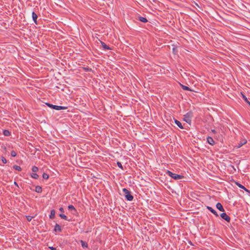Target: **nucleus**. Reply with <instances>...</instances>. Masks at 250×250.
Returning <instances> with one entry per match:
<instances>
[{"label":"nucleus","instance_id":"obj_5","mask_svg":"<svg viewBox=\"0 0 250 250\" xmlns=\"http://www.w3.org/2000/svg\"><path fill=\"white\" fill-rule=\"evenodd\" d=\"M221 217L227 222H229L230 220L229 217L225 213H222L220 215Z\"/></svg>","mask_w":250,"mask_h":250},{"label":"nucleus","instance_id":"obj_18","mask_svg":"<svg viewBox=\"0 0 250 250\" xmlns=\"http://www.w3.org/2000/svg\"><path fill=\"white\" fill-rule=\"evenodd\" d=\"M101 43L102 44L103 47L104 49H110L109 47L108 46H107L104 43L102 42H101Z\"/></svg>","mask_w":250,"mask_h":250},{"label":"nucleus","instance_id":"obj_20","mask_svg":"<svg viewBox=\"0 0 250 250\" xmlns=\"http://www.w3.org/2000/svg\"><path fill=\"white\" fill-rule=\"evenodd\" d=\"M236 185H237L239 188H242V189H245V190H247L246 189V188H245L243 186H242V185H241V184H239V183H236Z\"/></svg>","mask_w":250,"mask_h":250},{"label":"nucleus","instance_id":"obj_9","mask_svg":"<svg viewBox=\"0 0 250 250\" xmlns=\"http://www.w3.org/2000/svg\"><path fill=\"white\" fill-rule=\"evenodd\" d=\"M207 208L212 213H213L216 216H218V214L216 212V211L213 209L212 208H211L210 207H207Z\"/></svg>","mask_w":250,"mask_h":250},{"label":"nucleus","instance_id":"obj_3","mask_svg":"<svg viewBox=\"0 0 250 250\" xmlns=\"http://www.w3.org/2000/svg\"><path fill=\"white\" fill-rule=\"evenodd\" d=\"M192 116L191 112H188L184 116V120L188 123H190L191 122V118Z\"/></svg>","mask_w":250,"mask_h":250},{"label":"nucleus","instance_id":"obj_8","mask_svg":"<svg viewBox=\"0 0 250 250\" xmlns=\"http://www.w3.org/2000/svg\"><path fill=\"white\" fill-rule=\"evenodd\" d=\"M216 208L220 210V211H224V208L222 206V205L220 203H218L217 204H216Z\"/></svg>","mask_w":250,"mask_h":250},{"label":"nucleus","instance_id":"obj_4","mask_svg":"<svg viewBox=\"0 0 250 250\" xmlns=\"http://www.w3.org/2000/svg\"><path fill=\"white\" fill-rule=\"evenodd\" d=\"M47 105L50 107H51L53 109H55L56 110H61V109H65L66 108V107H64V106H58V105H53V104H47Z\"/></svg>","mask_w":250,"mask_h":250},{"label":"nucleus","instance_id":"obj_11","mask_svg":"<svg viewBox=\"0 0 250 250\" xmlns=\"http://www.w3.org/2000/svg\"><path fill=\"white\" fill-rule=\"evenodd\" d=\"M207 141H208V142L210 144V145H213L214 143V142L213 140V139L211 137H208L207 138Z\"/></svg>","mask_w":250,"mask_h":250},{"label":"nucleus","instance_id":"obj_1","mask_svg":"<svg viewBox=\"0 0 250 250\" xmlns=\"http://www.w3.org/2000/svg\"><path fill=\"white\" fill-rule=\"evenodd\" d=\"M124 194H125L126 198L128 201H131L133 199V196L130 194L129 191L126 188H124L123 190Z\"/></svg>","mask_w":250,"mask_h":250},{"label":"nucleus","instance_id":"obj_26","mask_svg":"<svg viewBox=\"0 0 250 250\" xmlns=\"http://www.w3.org/2000/svg\"><path fill=\"white\" fill-rule=\"evenodd\" d=\"M68 209L70 210H73L75 211V208L74 207V206L72 205H69L68 206Z\"/></svg>","mask_w":250,"mask_h":250},{"label":"nucleus","instance_id":"obj_21","mask_svg":"<svg viewBox=\"0 0 250 250\" xmlns=\"http://www.w3.org/2000/svg\"><path fill=\"white\" fill-rule=\"evenodd\" d=\"M16 170H17L18 171H20L21 170V168L20 167L18 166H14L13 167Z\"/></svg>","mask_w":250,"mask_h":250},{"label":"nucleus","instance_id":"obj_15","mask_svg":"<svg viewBox=\"0 0 250 250\" xmlns=\"http://www.w3.org/2000/svg\"><path fill=\"white\" fill-rule=\"evenodd\" d=\"M54 230L55 231H60L61 230L60 226L59 225L56 224Z\"/></svg>","mask_w":250,"mask_h":250},{"label":"nucleus","instance_id":"obj_23","mask_svg":"<svg viewBox=\"0 0 250 250\" xmlns=\"http://www.w3.org/2000/svg\"><path fill=\"white\" fill-rule=\"evenodd\" d=\"M42 177L43 178L45 179H48L49 178V176L48 174L44 173L43 174H42Z\"/></svg>","mask_w":250,"mask_h":250},{"label":"nucleus","instance_id":"obj_6","mask_svg":"<svg viewBox=\"0 0 250 250\" xmlns=\"http://www.w3.org/2000/svg\"><path fill=\"white\" fill-rule=\"evenodd\" d=\"M136 19L143 22H146L147 21V20L146 18L140 16H138Z\"/></svg>","mask_w":250,"mask_h":250},{"label":"nucleus","instance_id":"obj_29","mask_svg":"<svg viewBox=\"0 0 250 250\" xmlns=\"http://www.w3.org/2000/svg\"><path fill=\"white\" fill-rule=\"evenodd\" d=\"M1 161L4 164L6 163L7 162L6 159L3 157L1 158Z\"/></svg>","mask_w":250,"mask_h":250},{"label":"nucleus","instance_id":"obj_25","mask_svg":"<svg viewBox=\"0 0 250 250\" xmlns=\"http://www.w3.org/2000/svg\"><path fill=\"white\" fill-rule=\"evenodd\" d=\"M38 170V168L37 167L34 166L32 167V171L34 172H37Z\"/></svg>","mask_w":250,"mask_h":250},{"label":"nucleus","instance_id":"obj_33","mask_svg":"<svg viewBox=\"0 0 250 250\" xmlns=\"http://www.w3.org/2000/svg\"><path fill=\"white\" fill-rule=\"evenodd\" d=\"M173 51L174 54L176 53V49L174 48H173Z\"/></svg>","mask_w":250,"mask_h":250},{"label":"nucleus","instance_id":"obj_14","mask_svg":"<svg viewBox=\"0 0 250 250\" xmlns=\"http://www.w3.org/2000/svg\"><path fill=\"white\" fill-rule=\"evenodd\" d=\"M55 215V211L54 210H51L50 218L53 219L54 218Z\"/></svg>","mask_w":250,"mask_h":250},{"label":"nucleus","instance_id":"obj_30","mask_svg":"<svg viewBox=\"0 0 250 250\" xmlns=\"http://www.w3.org/2000/svg\"><path fill=\"white\" fill-rule=\"evenodd\" d=\"M117 165L119 167L123 169V166L120 162H117Z\"/></svg>","mask_w":250,"mask_h":250},{"label":"nucleus","instance_id":"obj_37","mask_svg":"<svg viewBox=\"0 0 250 250\" xmlns=\"http://www.w3.org/2000/svg\"><path fill=\"white\" fill-rule=\"evenodd\" d=\"M4 149L6 150V147H4Z\"/></svg>","mask_w":250,"mask_h":250},{"label":"nucleus","instance_id":"obj_35","mask_svg":"<svg viewBox=\"0 0 250 250\" xmlns=\"http://www.w3.org/2000/svg\"><path fill=\"white\" fill-rule=\"evenodd\" d=\"M50 248L52 250H55V248H53V247H50Z\"/></svg>","mask_w":250,"mask_h":250},{"label":"nucleus","instance_id":"obj_24","mask_svg":"<svg viewBox=\"0 0 250 250\" xmlns=\"http://www.w3.org/2000/svg\"><path fill=\"white\" fill-rule=\"evenodd\" d=\"M60 216L62 218V219H63L67 220V217H66V215H64V214H60Z\"/></svg>","mask_w":250,"mask_h":250},{"label":"nucleus","instance_id":"obj_31","mask_svg":"<svg viewBox=\"0 0 250 250\" xmlns=\"http://www.w3.org/2000/svg\"><path fill=\"white\" fill-rule=\"evenodd\" d=\"M26 218L28 221H30L32 218V217H31L30 216H26Z\"/></svg>","mask_w":250,"mask_h":250},{"label":"nucleus","instance_id":"obj_36","mask_svg":"<svg viewBox=\"0 0 250 250\" xmlns=\"http://www.w3.org/2000/svg\"><path fill=\"white\" fill-rule=\"evenodd\" d=\"M14 184L18 186V185H17V183L16 182H14Z\"/></svg>","mask_w":250,"mask_h":250},{"label":"nucleus","instance_id":"obj_34","mask_svg":"<svg viewBox=\"0 0 250 250\" xmlns=\"http://www.w3.org/2000/svg\"><path fill=\"white\" fill-rule=\"evenodd\" d=\"M211 131H212L213 133H215L216 132V131H215V130H214V129H212V130H211Z\"/></svg>","mask_w":250,"mask_h":250},{"label":"nucleus","instance_id":"obj_22","mask_svg":"<svg viewBox=\"0 0 250 250\" xmlns=\"http://www.w3.org/2000/svg\"><path fill=\"white\" fill-rule=\"evenodd\" d=\"M31 177L34 179H37L38 178V175L36 173L31 174Z\"/></svg>","mask_w":250,"mask_h":250},{"label":"nucleus","instance_id":"obj_16","mask_svg":"<svg viewBox=\"0 0 250 250\" xmlns=\"http://www.w3.org/2000/svg\"><path fill=\"white\" fill-rule=\"evenodd\" d=\"M181 87H182V88L184 89V90H188V91H191V90L188 86H185V85H184L183 84H181Z\"/></svg>","mask_w":250,"mask_h":250},{"label":"nucleus","instance_id":"obj_19","mask_svg":"<svg viewBox=\"0 0 250 250\" xmlns=\"http://www.w3.org/2000/svg\"><path fill=\"white\" fill-rule=\"evenodd\" d=\"M3 134L5 136H8L10 135V132L9 131L7 130H5L3 131Z\"/></svg>","mask_w":250,"mask_h":250},{"label":"nucleus","instance_id":"obj_28","mask_svg":"<svg viewBox=\"0 0 250 250\" xmlns=\"http://www.w3.org/2000/svg\"><path fill=\"white\" fill-rule=\"evenodd\" d=\"M11 155L12 157H15L17 155L16 153L14 151H12L11 152Z\"/></svg>","mask_w":250,"mask_h":250},{"label":"nucleus","instance_id":"obj_32","mask_svg":"<svg viewBox=\"0 0 250 250\" xmlns=\"http://www.w3.org/2000/svg\"><path fill=\"white\" fill-rule=\"evenodd\" d=\"M60 210L61 211H62V212H63V211H64V210H63V208H60Z\"/></svg>","mask_w":250,"mask_h":250},{"label":"nucleus","instance_id":"obj_13","mask_svg":"<svg viewBox=\"0 0 250 250\" xmlns=\"http://www.w3.org/2000/svg\"><path fill=\"white\" fill-rule=\"evenodd\" d=\"M42 188L40 186H37L35 188L36 192L38 193H40L42 192Z\"/></svg>","mask_w":250,"mask_h":250},{"label":"nucleus","instance_id":"obj_7","mask_svg":"<svg viewBox=\"0 0 250 250\" xmlns=\"http://www.w3.org/2000/svg\"><path fill=\"white\" fill-rule=\"evenodd\" d=\"M32 15V19H33V20L34 21V22L36 23V24H37V20L38 18L37 15L35 12H33Z\"/></svg>","mask_w":250,"mask_h":250},{"label":"nucleus","instance_id":"obj_2","mask_svg":"<svg viewBox=\"0 0 250 250\" xmlns=\"http://www.w3.org/2000/svg\"><path fill=\"white\" fill-rule=\"evenodd\" d=\"M167 173L169 176H170L171 177H172V178H173L175 180L180 179L182 178V176L175 174V173H173L172 172H170V171H167Z\"/></svg>","mask_w":250,"mask_h":250},{"label":"nucleus","instance_id":"obj_27","mask_svg":"<svg viewBox=\"0 0 250 250\" xmlns=\"http://www.w3.org/2000/svg\"><path fill=\"white\" fill-rule=\"evenodd\" d=\"M243 96V99H244V100L247 102L249 104V105H250V103L248 101L247 98H246V97L245 96H244V95H242Z\"/></svg>","mask_w":250,"mask_h":250},{"label":"nucleus","instance_id":"obj_12","mask_svg":"<svg viewBox=\"0 0 250 250\" xmlns=\"http://www.w3.org/2000/svg\"><path fill=\"white\" fill-rule=\"evenodd\" d=\"M175 123L180 128H183V127L182 125V124L179 121L175 120Z\"/></svg>","mask_w":250,"mask_h":250},{"label":"nucleus","instance_id":"obj_10","mask_svg":"<svg viewBox=\"0 0 250 250\" xmlns=\"http://www.w3.org/2000/svg\"><path fill=\"white\" fill-rule=\"evenodd\" d=\"M247 143V140L246 139H244L242 140L240 143L238 144V145L236 146L237 148H239L241 146H242L243 145Z\"/></svg>","mask_w":250,"mask_h":250},{"label":"nucleus","instance_id":"obj_17","mask_svg":"<svg viewBox=\"0 0 250 250\" xmlns=\"http://www.w3.org/2000/svg\"><path fill=\"white\" fill-rule=\"evenodd\" d=\"M81 243L82 246L83 248H87V247L88 245L86 242H84L83 240H81Z\"/></svg>","mask_w":250,"mask_h":250}]
</instances>
